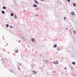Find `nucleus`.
I'll list each match as a JSON object with an SVG mask.
<instances>
[{
  "label": "nucleus",
  "mask_w": 77,
  "mask_h": 77,
  "mask_svg": "<svg viewBox=\"0 0 77 77\" xmlns=\"http://www.w3.org/2000/svg\"><path fill=\"white\" fill-rule=\"evenodd\" d=\"M38 15H37V16H36V17H38Z\"/></svg>",
  "instance_id": "b1692460"
},
{
  "label": "nucleus",
  "mask_w": 77,
  "mask_h": 77,
  "mask_svg": "<svg viewBox=\"0 0 77 77\" xmlns=\"http://www.w3.org/2000/svg\"><path fill=\"white\" fill-rule=\"evenodd\" d=\"M15 53H18V50H15Z\"/></svg>",
  "instance_id": "423d86ee"
},
{
  "label": "nucleus",
  "mask_w": 77,
  "mask_h": 77,
  "mask_svg": "<svg viewBox=\"0 0 77 77\" xmlns=\"http://www.w3.org/2000/svg\"><path fill=\"white\" fill-rule=\"evenodd\" d=\"M18 42H21V41H20V40H19L18 41Z\"/></svg>",
  "instance_id": "aec40b11"
},
{
  "label": "nucleus",
  "mask_w": 77,
  "mask_h": 77,
  "mask_svg": "<svg viewBox=\"0 0 77 77\" xmlns=\"http://www.w3.org/2000/svg\"><path fill=\"white\" fill-rule=\"evenodd\" d=\"M69 32H70V33H72V32H71V30H69Z\"/></svg>",
  "instance_id": "2eb2a0df"
},
{
  "label": "nucleus",
  "mask_w": 77,
  "mask_h": 77,
  "mask_svg": "<svg viewBox=\"0 0 77 77\" xmlns=\"http://www.w3.org/2000/svg\"><path fill=\"white\" fill-rule=\"evenodd\" d=\"M74 33H76V31H74Z\"/></svg>",
  "instance_id": "dca6fc26"
},
{
  "label": "nucleus",
  "mask_w": 77,
  "mask_h": 77,
  "mask_svg": "<svg viewBox=\"0 0 77 77\" xmlns=\"http://www.w3.org/2000/svg\"><path fill=\"white\" fill-rule=\"evenodd\" d=\"M2 14H5V12H4V11H2Z\"/></svg>",
  "instance_id": "4468645a"
},
{
  "label": "nucleus",
  "mask_w": 77,
  "mask_h": 77,
  "mask_svg": "<svg viewBox=\"0 0 77 77\" xmlns=\"http://www.w3.org/2000/svg\"><path fill=\"white\" fill-rule=\"evenodd\" d=\"M10 29H12V28H13V26H10Z\"/></svg>",
  "instance_id": "6e6552de"
},
{
  "label": "nucleus",
  "mask_w": 77,
  "mask_h": 77,
  "mask_svg": "<svg viewBox=\"0 0 77 77\" xmlns=\"http://www.w3.org/2000/svg\"><path fill=\"white\" fill-rule=\"evenodd\" d=\"M6 27H9V25H8V24H7L6 25Z\"/></svg>",
  "instance_id": "1a4fd4ad"
},
{
  "label": "nucleus",
  "mask_w": 77,
  "mask_h": 77,
  "mask_svg": "<svg viewBox=\"0 0 77 77\" xmlns=\"http://www.w3.org/2000/svg\"><path fill=\"white\" fill-rule=\"evenodd\" d=\"M71 14H72V15H74L75 14H74V12L72 11Z\"/></svg>",
  "instance_id": "20e7f679"
},
{
  "label": "nucleus",
  "mask_w": 77,
  "mask_h": 77,
  "mask_svg": "<svg viewBox=\"0 0 77 77\" xmlns=\"http://www.w3.org/2000/svg\"><path fill=\"white\" fill-rule=\"evenodd\" d=\"M33 7H37V5H35V4H34V5H33Z\"/></svg>",
  "instance_id": "0eeeda50"
},
{
  "label": "nucleus",
  "mask_w": 77,
  "mask_h": 77,
  "mask_svg": "<svg viewBox=\"0 0 77 77\" xmlns=\"http://www.w3.org/2000/svg\"><path fill=\"white\" fill-rule=\"evenodd\" d=\"M75 62H72V64H73V65H75Z\"/></svg>",
  "instance_id": "ddd939ff"
},
{
  "label": "nucleus",
  "mask_w": 77,
  "mask_h": 77,
  "mask_svg": "<svg viewBox=\"0 0 77 77\" xmlns=\"http://www.w3.org/2000/svg\"><path fill=\"white\" fill-rule=\"evenodd\" d=\"M36 72H35V73H34V74H35V73H36Z\"/></svg>",
  "instance_id": "5701e85b"
},
{
  "label": "nucleus",
  "mask_w": 77,
  "mask_h": 77,
  "mask_svg": "<svg viewBox=\"0 0 77 77\" xmlns=\"http://www.w3.org/2000/svg\"><path fill=\"white\" fill-rule=\"evenodd\" d=\"M16 15H15L14 16V18H16Z\"/></svg>",
  "instance_id": "a211bd4d"
},
{
  "label": "nucleus",
  "mask_w": 77,
  "mask_h": 77,
  "mask_svg": "<svg viewBox=\"0 0 77 77\" xmlns=\"http://www.w3.org/2000/svg\"><path fill=\"white\" fill-rule=\"evenodd\" d=\"M68 2H70V0H67Z\"/></svg>",
  "instance_id": "f3484780"
},
{
  "label": "nucleus",
  "mask_w": 77,
  "mask_h": 77,
  "mask_svg": "<svg viewBox=\"0 0 77 77\" xmlns=\"http://www.w3.org/2000/svg\"><path fill=\"white\" fill-rule=\"evenodd\" d=\"M64 20H66V18L65 17H64Z\"/></svg>",
  "instance_id": "6ab92c4d"
},
{
  "label": "nucleus",
  "mask_w": 77,
  "mask_h": 77,
  "mask_svg": "<svg viewBox=\"0 0 77 77\" xmlns=\"http://www.w3.org/2000/svg\"><path fill=\"white\" fill-rule=\"evenodd\" d=\"M53 63H54V64H59V62L56 61L55 62H54Z\"/></svg>",
  "instance_id": "f257e3e1"
},
{
  "label": "nucleus",
  "mask_w": 77,
  "mask_h": 77,
  "mask_svg": "<svg viewBox=\"0 0 77 77\" xmlns=\"http://www.w3.org/2000/svg\"><path fill=\"white\" fill-rule=\"evenodd\" d=\"M76 5L75 3H74L73 4V6H75Z\"/></svg>",
  "instance_id": "9b49d317"
},
{
  "label": "nucleus",
  "mask_w": 77,
  "mask_h": 77,
  "mask_svg": "<svg viewBox=\"0 0 77 77\" xmlns=\"http://www.w3.org/2000/svg\"><path fill=\"white\" fill-rule=\"evenodd\" d=\"M66 30H68V28H66Z\"/></svg>",
  "instance_id": "412c9836"
},
{
  "label": "nucleus",
  "mask_w": 77,
  "mask_h": 77,
  "mask_svg": "<svg viewBox=\"0 0 77 77\" xmlns=\"http://www.w3.org/2000/svg\"><path fill=\"white\" fill-rule=\"evenodd\" d=\"M56 47H57V45L56 44L54 45V48H56Z\"/></svg>",
  "instance_id": "39448f33"
},
{
  "label": "nucleus",
  "mask_w": 77,
  "mask_h": 77,
  "mask_svg": "<svg viewBox=\"0 0 77 77\" xmlns=\"http://www.w3.org/2000/svg\"><path fill=\"white\" fill-rule=\"evenodd\" d=\"M11 15L12 16H14V14L13 13H11Z\"/></svg>",
  "instance_id": "9d476101"
},
{
  "label": "nucleus",
  "mask_w": 77,
  "mask_h": 77,
  "mask_svg": "<svg viewBox=\"0 0 77 77\" xmlns=\"http://www.w3.org/2000/svg\"><path fill=\"white\" fill-rule=\"evenodd\" d=\"M6 7H3V9H6Z\"/></svg>",
  "instance_id": "f8f14e48"
},
{
  "label": "nucleus",
  "mask_w": 77,
  "mask_h": 77,
  "mask_svg": "<svg viewBox=\"0 0 77 77\" xmlns=\"http://www.w3.org/2000/svg\"><path fill=\"white\" fill-rule=\"evenodd\" d=\"M34 2H35V3L37 4V5H38V1H37L35 0L34 1Z\"/></svg>",
  "instance_id": "7ed1b4c3"
},
{
  "label": "nucleus",
  "mask_w": 77,
  "mask_h": 77,
  "mask_svg": "<svg viewBox=\"0 0 77 77\" xmlns=\"http://www.w3.org/2000/svg\"><path fill=\"white\" fill-rule=\"evenodd\" d=\"M66 69V67H65V69Z\"/></svg>",
  "instance_id": "4be33fe9"
},
{
  "label": "nucleus",
  "mask_w": 77,
  "mask_h": 77,
  "mask_svg": "<svg viewBox=\"0 0 77 77\" xmlns=\"http://www.w3.org/2000/svg\"><path fill=\"white\" fill-rule=\"evenodd\" d=\"M31 41L32 42H34V41H35V39L34 38H32Z\"/></svg>",
  "instance_id": "f03ea898"
}]
</instances>
